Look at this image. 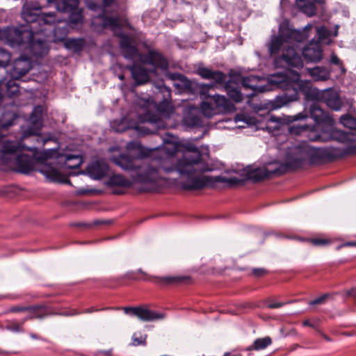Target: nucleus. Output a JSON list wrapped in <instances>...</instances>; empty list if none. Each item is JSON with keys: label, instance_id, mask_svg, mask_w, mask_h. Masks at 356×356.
Instances as JSON below:
<instances>
[{"label": "nucleus", "instance_id": "nucleus-41", "mask_svg": "<svg viewBox=\"0 0 356 356\" xmlns=\"http://www.w3.org/2000/svg\"><path fill=\"white\" fill-rule=\"evenodd\" d=\"M314 246H325L331 243V240L322 237L311 238L307 240Z\"/></svg>", "mask_w": 356, "mask_h": 356}, {"label": "nucleus", "instance_id": "nucleus-33", "mask_svg": "<svg viewBox=\"0 0 356 356\" xmlns=\"http://www.w3.org/2000/svg\"><path fill=\"white\" fill-rule=\"evenodd\" d=\"M268 176V171L262 168H254L247 172V177L249 179L257 182L263 180Z\"/></svg>", "mask_w": 356, "mask_h": 356}, {"label": "nucleus", "instance_id": "nucleus-6", "mask_svg": "<svg viewBox=\"0 0 356 356\" xmlns=\"http://www.w3.org/2000/svg\"><path fill=\"white\" fill-rule=\"evenodd\" d=\"M115 0H86L88 8L93 11H100L103 15L99 16L104 28L109 27L115 29L120 26L118 17L105 16V12L108 7L111 6Z\"/></svg>", "mask_w": 356, "mask_h": 356}, {"label": "nucleus", "instance_id": "nucleus-36", "mask_svg": "<svg viewBox=\"0 0 356 356\" xmlns=\"http://www.w3.org/2000/svg\"><path fill=\"white\" fill-rule=\"evenodd\" d=\"M26 321H24V318H23L20 322L15 320L7 321L6 329L13 332H24V325Z\"/></svg>", "mask_w": 356, "mask_h": 356}, {"label": "nucleus", "instance_id": "nucleus-26", "mask_svg": "<svg viewBox=\"0 0 356 356\" xmlns=\"http://www.w3.org/2000/svg\"><path fill=\"white\" fill-rule=\"evenodd\" d=\"M282 35V31L280 28L278 35L272 38L268 47V50L271 55L278 54L280 50L284 47V43H287L285 38Z\"/></svg>", "mask_w": 356, "mask_h": 356}, {"label": "nucleus", "instance_id": "nucleus-57", "mask_svg": "<svg viewBox=\"0 0 356 356\" xmlns=\"http://www.w3.org/2000/svg\"><path fill=\"white\" fill-rule=\"evenodd\" d=\"M30 337L33 339H36V340H44L42 337H41L40 336L38 335L37 334H35V333H30Z\"/></svg>", "mask_w": 356, "mask_h": 356}, {"label": "nucleus", "instance_id": "nucleus-4", "mask_svg": "<svg viewBox=\"0 0 356 356\" xmlns=\"http://www.w3.org/2000/svg\"><path fill=\"white\" fill-rule=\"evenodd\" d=\"M3 39L13 47H19L26 44L35 56H41L45 45L42 40H34V33L31 30L19 29L15 27H8L3 29Z\"/></svg>", "mask_w": 356, "mask_h": 356}, {"label": "nucleus", "instance_id": "nucleus-29", "mask_svg": "<svg viewBox=\"0 0 356 356\" xmlns=\"http://www.w3.org/2000/svg\"><path fill=\"white\" fill-rule=\"evenodd\" d=\"M297 8L309 17H312L316 13V8L313 2L307 0H296Z\"/></svg>", "mask_w": 356, "mask_h": 356}, {"label": "nucleus", "instance_id": "nucleus-17", "mask_svg": "<svg viewBox=\"0 0 356 356\" xmlns=\"http://www.w3.org/2000/svg\"><path fill=\"white\" fill-rule=\"evenodd\" d=\"M311 118L319 125L331 126L333 124L332 118L316 104H313L310 108Z\"/></svg>", "mask_w": 356, "mask_h": 356}, {"label": "nucleus", "instance_id": "nucleus-54", "mask_svg": "<svg viewBox=\"0 0 356 356\" xmlns=\"http://www.w3.org/2000/svg\"><path fill=\"white\" fill-rule=\"evenodd\" d=\"M307 117V114H303L302 113H299L293 117V120H302V119L306 118Z\"/></svg>", "mask_w": 356, "mask_h": 356}, {"label": "nucleus", "instance_id": "nucleus-53", "mask_svg": "<svg viewBox=\"0 0 356 356\" xmlns=\"http://www.w3.org/2000/svg\"><path fill=\"white\" fill-rule=\"evenodd\" d=\"M108 308H102V309H95L94 307H91L90 308L86 309L82 313H92L95 312L102 311L107 309Z\"/></svg>", "mask_w": 356, "mask_h": 356}, {"label": "nucleus", "instance_id": "nucleus-59", "mask_svg": "<svg viewBox=\"0 0 356 356\" xmlns=\"http://www.w3.org/2000/svg\"><path fill=\"white\" fill-rule=\"evenodd\" d=\"M349 295L356 298V288L351 289Z\"/></svg>", "mask_w": 356, "mask_h": 356}, {"label": "nucleus", "instance_id": "nucleus-18", "mask_svg": "<svg viewBox=\"0 0 356 356\" xmlns=\"http://www.w3.org/2000/svg\"><path fill=\"white\" fill-rule=\"evenodd\" d=\"M86 170L93 179H100L106 175L108 166L104 161H97L90 163L86 168Z\"/></svg>", "mask_w": 356, "mask_h": 356}, {"label": "nucleus", "instance_id": "nucleus-55", "mask_svg": "<svg viewBox=\"0 0 356 356\" xmlns=\"http://www.w3.org/2000/svg\"><path fill=\"white\" fill-rule=\"evenodd\" d=\"M302 326L304 327H313V328H316L315 327V325L312 323L309 320H305L303 322H302Z\"/></svg>", "mask_w": 356, "mask_h": 356}, {"label": "nucleus", "instance_id": "nucleus-28", "mask_svg": "<svg viewBox=\"0 0 356 356\" xmlns=\"http://www.w3.org/2000/svg\"><path fill=\"white\" fill-rule=\"evenodd\" d=\"M308 71L315 81H327L330 78V72L325 67H315Z\"/></svg>", "mask_w": 356, "mask_h": 356}, {"label": "nucleus", "instance_id": "nucleus-61", "mask_svg": "<svg viewBox=\"0 0 356 356\" xmlns=\"http://www.w3.org/2000/svg\"><path fill=\"white\" fill-rule=\"evenodd\" d=\"M321 336L323 337V339H325L326 341H330V339L328 336H327L326 334H323V333H321Z\"/></svg>", "mask_w": 356, "mask_h": 356}, {"label": "nucleus", "instance_id": "nucleus-31", "mask_svg": "<svg viewBox=\"0 0 356 356\" xmlns=\"http://www.w3.org/2000/svg\"><path fill=\"white\" fill-rule=\"evenodd\" d=\"M65 46L74 52H80L86 46V41L83 38H70L65 41Z\"/></svg>", "mask_w": 356, "mask_h": 356}, {"label": "nucleus", "instance_id": "nucleus-23", "mask_svg": "<svg viewBox=\"0 0 356 356\" xmlns=\"http://www.w3.org/2000/svg\"><path fill=\"white\" fill-rule=\"evenodd\" d=\"M238 80L236 81H228L225 84V89L229 97L236 103L241 102L243 101V95L241 92L238 85Z\"/></svg>", "mask_w": 356, "mask_h": 356}, {"label": "nucleus", "instance_id": "nucleus-51", "mask_svg": "<svg viewBox=\"0 0 356 356\" xmlns=\"http://www.w3.org/2000/svg\"><path fill=\"white\" fill-rule=\"evenodd\" d=\"M318 35L320 39H324L327 36V29L324 26L317 29Z\"/></svg>", "mask_w": 356, "mask_h": 356}, {"label": "nucleus", "instance_id": "nucleus-19", "mask_svg": "<svg viewBox=\"0 0 356 356\" xmlns=\"http://www.w3.org/2000/svg\"><path fill=\"white\" fill-rule=\"evenodd\" d=\"M108 184L111 187L120 188L118 189H114L113 193L114 194L120 195L124 193L122 188H130L133 184V181L121 175H114L110 177Z\"/></svg>", "mask_w": 356, "mask_h": 356}, {"label": "nucleus", "instance_id": "nucleus-46", "mask_svg": "<svg viewBox=\"0 0 356 356\" xmlns=\"http://www.w3.org/2000/svg\"><path fill=\"white\" fill-rule=\"evenodd\" d=\"M331 63L339 66L343 72H346V70L343 67V62L338 58L336 54H332L331 56Z\"/></svg>", "mask_w": 356, "mask_h": 356}, {"label": "nucleus", "instance_id": "nucleus-58", "mask_svg": "<svg viewBox=\"0 0 356 356\" xmlns=\"http://www.w3.org/2000/svg\"><path fill=\"white\" fill-rule=\"evenodd\" d=\"M3 97V81H0V104L2 102Z\"/></svg>", "mask_w": 356, "mask_h": 356}, {"label": "nucleus", "instance_id": "nucleus-21", "mask_svg": "<svg viewBox=\"0 0 356 356\" xmlns=\"http://www.w3.org/2000/svg\"><path fill=\"white\" fill-rule=\"evenodd\" d=\"M127 68L131 72L137 85L144 84L149 81V74L146 68L136 65L127 66Z\"/></svg>", "mask_w": 356, "mask_h": 356}, {"label": "nucleus", "instance_id": "nucleus-39", "mask_svg": "<svg viewBox=\"0 0 356 356\" xmlns=\"http://www.w3.org/2000/svg\"><path fill=\"white\" fill-rule=\"evenodd\" d=\"M184 124L190 127H199L202 124V120L195 115L188 114L184 117Z\"/></svg>", "mask_w": 356, "mask_h": 356}, {"label": "nucleus", "instance_id": "nucleus-44", "mask_svg": "<svg viewBox=\"0 0 356 356\" xmlns=\"http://www.w3.org/2000/svg\"><path fill=\"white\" fill-rule=\"evenodd\" d=\"M158 110L168 115L172 112V107L169 103L164 102L159 104Z\"/></svg>", "mask_w": 356, "mask_h": 356}, {"label": "nucleus", "instance_id": "nucleus-15", "mask_svg": "<svg viewBox=\"0 0 356 356\" xmlns=\"http://www.w3.org/2000/svg\"><path fill=\"white\" fill-rule=\"evenodd\" d=\"M120 38V47L122 51L123 56L125 58L129 60H133L136 57L139 58V54L138 48L132 45L131 38L124 33L118 35Z\"/></svg>", "mask_w": 356, "mask_h": 356}, {"label": "nucleus", "instance_id": "nucleus-42", "mask_svg": "<svg viewBox=\"0 0 356 356\" xmlns=\"http://www.w3.org/2000/svg\"><path fill=\"white\" fill-rule=\"evenodd\" d=\"M11 56L9 52L3 49H0V65L6 66L10 62Z\"/></svg>", "mask_w": 356, "mask_h": 356}, {"label": "nucleus", "instance_id": "nucleus-48", "mask_svg": "<svg viewBox=\"0 0 356 356\" xmlns=\"http://www.w3.org/2000/svg\"><path fill=\"white\" fill-rule=\"evenodd\" d=\"M145 339L146 337H143V336H140V337H137L136 334H134L132 337V344L134 346H138V345H143L145 343Z\"/></svg>", "mask_w": 356, "mask_h": 356}, {"label": "nucleus", "instance_id": "nucleus-56", "mask_svg": "<svg viewBox=\"0 0 356 356\" xmlns=\"http://www.w3.org/2000/svg\"><path fill=\"white\" fill-rule=\"evenodd\" d=\"M72 158H76V159H77L79 160V162H78V163H77V164L74 165V166H70V168L79 167V166L80 165V164H81V160H80L79 157V156H68L67 157V160H70V159H72Z\"/></svg>", "mask_w": 356, "mask_h": 356}, {"label": "nucleus", "instance_id": "nucleus-40", "mask_svg": "<svg viewBox=\"0 0 356 356\" xmlns=\"http://www.w3.org/2000/svg\"><path fill=\"white\" fill-rule=\"evenodd\" d=\"M340 122L350 129H356V118L346 114L340 118Z\"/></svg>", "mask_w": 356, "mask_h": 356}, {"label": "nucleus", "instance_id": "nucleus-45", "mask_svg": "<svg viewBox=\"0 0 356 356\" xmlns=\"http://www.w3.org/2000/svg\"><path fill=\"white\" fill-rule=\"evenodd\" d=\"M286 305L285 302H277L274 300L270 299L267 300V307L269 309H277Z\"/></svg>", "mask_w": 356, "mask_h": 356}, {"label": "nucleus", "instance_id": "nucleus-49", "mask_svg": "<svg viewBox=\"0 0 356 356\" xmlns=\"http://www.w3.org/2000/svg\"><path fill=\"white\" fill-rule=\"evenodd\" d=\"M327 296V295H323L318 298H316L313 300H312L310 302H309V305H318V304H322L325 302V300H326Z\"/></svg>", "mask_w": 356, "mask_h": 356}, {"label": "nucleus", "instance_id": "nucleus-14", "mask_svg": "<svg viewBox=\"0 0 356 356\" xmlns=\"http://www.w3.org/2000/svg\"><path fill=\"white\" fill-rule=\"evenodd\" d=\"M322 48L319 41L312 40L302 49V56L307 61L319 62L322 58Z\"/></svg>", "mask_w": 356, "mask_h": 356}, {"label": "nucleus", "instance_id": "nucleus-43", "mask_svg": "<svg viewBox=\"0 0 356 356\" xmlns=\"http://www.w3.org/2000/svg\"><path fill=\"white\" fill-rule=\"evenodd\" d=\"M8 115L10 116V119L8 121L3 122V120H0V127L6 129L13 125V121L15 120L17 116L15 113H6L3 115V118Z\"/></svg>", "mask_w": 356, "mask_h": 356}, {"label": "nucleus", "instance_id": "nucleus-20", "mask_svg": "<svg viewBox=\"0 0 356 356\" xmlns=\"http://www.w3.org/2000/svg\"><path fill=\"white\" fill-rule=\"evenodd\" d=\"M197 74L204 79H213L216 83L222 84L226 83L227 75L219 70H212L208 67H200Z\"/></svg>", "mask_w": 356, "mask_h": 356}, {"label": "nucleus", "instance_id": "nucleus-64", "mask_svg": "<svg viewBox=\"0 0 356 356\" xmlns=\"http://www.w3.org/2000/svg\"><path fill=\"white\" fill-rule=\"evenodd\" d=\"M225 356H241V355H231V354H227V355H225Z\"/></svg>", "mask_w": 356, "mask_h": 356}, {"label": "nucleus", "instance_id": "nucleus-11", "mask_svg": "<svg viewBox=\"0 0 356 356\" xmlns=\"http://www.w3.org/2000/svg\"><path fill=\"white\" fill-rule=\"evenodd\" d=\"M27 312L28 314L24 318V321H26V322L29 320L35 318L42 319L49 316L58 315V313L53 312L48 307L42 305L28 306ZM79 314L80 313L74 309L71 314L60 313L59 315L74 316Z\"/></svg>", "mask_w": 356, "mask_h": 356}, {"label": "nucleus", "instance_id": "nucleus-63", "mask_svg": "<svg viewBox=\"0 0 356 356\" xmlns=\"http://www.w3.org/2000/svg\"><path fill=\"white\" fill-rule=\"evenodd\" d=\"M118 77L122 81H123L124 79V76L123 74L120 75Z\"/></svg>", "mask_w": 356, "mask_h": 356}, {"label": "nucleus", "instance_id": "nucleus-25", "mask_svg": "<svg viewBox=\"0 0 356 356\" xmlns=\"http://www.w3.org/2000/svg\"><path fill=\"white\" fill-rule=\"evenodd\" d=\"M153 279L154 282L158 285L168 286L184 283L186 280H188V277L184 276H164L155 277Z\"/></svg>", "mask_w": 356, "mask_h": 356}, {"label": "nucleus", "instance_id": "nucleus-5", "mask_svg": "<svg viewBox=\"0 0 356 356\" xmlns=\"http://www.w3.org/2000/svg\"><path fill=\"white\" fill-rule=\"evenodd\" d=\"M296 157L289 159L285 164L287 170H295L301 168L305 161L309 160L312 163L320 161L323 155V150L318 148L303 145L295 149Z\"/></svg>", "mask_w": 356, "mask_h": 356}, {"label": "nucleus", "instance_id": "nucleus-2", "mask_svg": "<svg viewBox=\"0 0 356 356\" xmlns=\"http://www.w3.org/2000/svg\"><path fill=\"white\" fill-rule=\"evenodd\" d=\"M25 149L31 152L33 156L21 154L16 156L15 163L17 172L27 174L31 171L38 170L49 181H60V174L56 168L46 163L47 154L39 152L37 147H26L21 142L4 141L1 150V159L5 160L7 155H13Z\"/></svg>", "mask_w": 356, "mask_h": 356}, {"label": "nucleus", "instance_id": "nucleus-35", "mask_svg": "<svg viewBox=\"0 0 356 356\" xmlns=\"http://www.w3.org/2000/svg\"><path fill=\"white\" fill-rule=\"evenodd\" d=\"M79 4V0H63L57 3V9L63 13L71 12L74 10Z\"/></svg>", "mask_w": 356, "mask_h": 356}, {"label": "nucleus", "instance_id": "nucleus-24", "mask_svg": "<svg viewBox=\"0 0 356 356\" xmlns=\"http://www.w3.org/2000/svg\"><path fill=\"white\" fill-rule=\"evenodd\" d=\"M41 8L40 7H31L26 4L23 6L22 17L27 23H32L39 20L41 16Z\"/></svg>", "mask_w": 356, "mask_h": 356}, {"label": "nucleus", "instance_id": "nucleus-12", "mask_svg": "<svg viewBox=\"0 0 356 356\" xmlns=\"http://www.w3.org/2000/svg\"><path fill=\"white\" fill-rule=\"evenodd\" d=\"M282 35L287 43L302 42L308 38L307 30L311 29V26L308 25L305 30H297L290 28L287 24L280 25Z\"/></svg>", "mask_w": 356, "mask_h": 356}, {"label": "nucleus", "instance_id": "nucleus-9", "mask_svg": "<svg viewBox=\"0 0 356 356\" xmlns=\"http://www.w3.org/2000/svg\"><path fill=\"white\" fill-rule=\"evenodd\" d=\"M277 65L284 67L300 69L303 67V61L301 56L292 47H284L282 55L277 58Z\"/></svg>", "mask_w": 356, "mask_h": 356}, {"label": "nucleus", "instance_id": "nucleus-30", "mask_svg": "<svg viewBox=\"0 0 356 356\" xmlns=\"http://www.w3.org/2000/svg\"><path fill=\"white\" fill-rule=\"evenodd\" d=\"M16 80L17 79H14L13 78L12 79L8 80L6 83L1 80L3 81V92H5V93L10 98L17 96L19 92V86L16 83Z\"/></svg>", "mask_w": 356, "mask_h": 356}, {"label": "nucleus", "instance_id": "nucleus-47", "mask_svg": "<svg viewBox=\"0 0 356 356\" xmlns=\"http://www.w3.org/2000/svg\"><path fill=\"white\" fill-rule=\"evenodd\" d=\"M252 273L254 276L257 277H261L267 273V270L262 268H253L252 270Z\"/></svg>", "mask_w": 356, "mask_h": 356}, {"label": "nucleus", "instance_id": "nucleus-8", "mask_svg": "<svg viewBox=\"0 0 356 356\" xmlns=\"http://www.w3.org/2000/svg\"><path fill=\"white\" fill-rule=\"evenodd\" d=\"M139 60L143 64L152 66L154 70L165 71L168 68V59L157 49H149L146 53L140 54Z\"/></svg>", "mask_w": 356, "mask_h": 356}, {"label": "nucleus", "instance_id": "nucleus-16", "mask_svg": "<svg viewBox=\"0 0 356 356\" xmlns=\"http://www.w3.org/2000/svg\"><path fill=\"white\" fill-rule=\"evenodd\" d=\"M31 67L32 65L30 59L17 58L14 61L13 68L10 70L11 77L14 79H19L29 72Z\"/></svg>", "mask_w": 356, "mask_h": 356}, {"label": "nucleus", "instance_id": "nucleus-7", "mask_svg": "<svg viewBox=\"0 0 356 356\" xmlns=\"http://www.w3.org/2000/svg\"><path fill=\"white\" fill-rule=\"evenodd\" d=\"M31 125L26 129L22 136V139H25L31 136H35L38 143H42L44 145L45 140L39 136V133L42 127V107L35 106L30 116Z\"/></svg>", "mask_w": 356, "mask_h": 356}, {"label": "nucleus", "instance_id": "nucleus-60", "mask_svg": "<svg viewBox=\"0 0 356 356\" xmlns=\"http://www.w3.org/2000/svg\"><path fill=\"white\" fill-rule=\"evenodd\" d=\"M172 79H179V76H181V74H172Z\"/></svg>", "mask_w": 356, "mask_h": 356}, {"label": "nucleus", "instance_id": "nucleus-1", "mask_svg": "<svg viewBox=\"0 0 356 356\" xmlns=\"http://www.w3.org/2000/svg\"><path fill=\"white\" fill-rule=\"evenodd\" d=\"M187 152L194 153L189 156L184 154L176 159V149L170 153H162L154 158L151 163H145L140 156H133L129 154H120L112 159L113 162L123 170L131 173L133 181L141 184H151L150 191L158 189L159 182L165 178L163 175L177 172L184 180L180 181L184 190H200L206 186H213L216 183H233L232 179L223 176H201L205 172L211 171L209 168H199L202 161V156L199 148L191 142L181 145Z\"/></svg>", "mask_w": 356, "mask_h": 356}, {"label": "nucleus", "instance_id": "nucleus-13", "mask_svg": "<svg viewBox=\"0 0 356 356\" xmlns=\"http://www.w3.org/2000/svg\"><path fill=\"white\" fill-rule=\"evenodd\" d=\"M336 139L346 144V147L342 150V155L356 154V133L340 131Z\"/></svg>", "mask_w": 356, "mask_h": 356}, {"label": "nucleus", "instance_id": "nucleus-62", "mask_svg": "<svg viewBox=\"0 0 356 356\" xmlns=\"http://www.w3.org/2000/svg\"><path fill=\"white\" fill-rule=\"evenodd\" d=\"M345 246L350 245V246H355L356 245V242H349L344 245Z\"/></svg>", "mask_w": 356, "mask_h": 356}, {"label": "nucleus", "instance_id": "nucleus-3", "mask_svg": "<svg viewBox=\"0 0 356 356\" xmlns=\"http://www.w3.org/2000/svg\"><path fill=\"white\" fill-rule=\"evenodd\" d=\"M289 73V74L278 73L270 79L272 83L285 91L273 102V109L280 108L291 102L298 100L299 91L302 92L308 100L321 101L323 91L312 88L309 82L300 80V74L297 72L291 70Z\"/></svg>", "mask_w": 356, "mask_h": 356}, {"label": "nucleus", "instance_id": "nucleus-22", "mask_svg": "<svg viewBox=\"0 0 356 356\" xmlns=\"http://www.w3.org/2000/svg\"><path fill=\"white\" fill-rule=\"evenodd\" d=\"M327 106L335 111L339 110L341 106V102L338 94L332 89H327L323 91L322 99Z\"/></svg>", "mask_w": 356, "mask_h": 356}, {"label": "nucleus", "instance_id": "nucleus-52", "mask_svg": "<svg viewBox=\"0 0 356 356\" xmlns=\"http://www.w3.org/2000/svg\"><path fill=\"white\" fill-rule=\"evenodd\" d=\"M213 87H214L213 84H211V83L205 84V85L202 86L201 92L202 94H205L206 91H209L210 89L213 88Z\"/></svg>", "mask_w": 356, "mask_h": 356}, {"label": "nucleus", "instance_id": "nucleus-38", "mask_svg": "<svg viewBox=\"0 0 356 356\" xmlns=\"http://www.w3.org/2000/svg\"><path fill=\"white\" fill-rule=\"evenodd\" d=\"M61 21L60 19L57 18L56 13L54 12L42 13L40 18V22H42L44 24H53Z\"/></svg>", "mask_w": 356, "mask_h": 356}, {"label": "nucleus", "instance_id": "nucleus-32", "mask_svg": "<svg viewBox=\"0 0 356 356\" xmlns=\"http://www.w3.org/2000/svg\"><path fill=\"white\" fill-rule=\"evenodd\" d=\"M207 98H210L218 109L228 110L231 106V103L228 99L223 95H209Z\"/></svg>", "mask_w": 356, "mask_h": 356}, {"label": "nucleus", "instance_id": "nucleus-37", "mask_svg": "<svg viewBox=\"0 0 356 356\" xmlns=\"http://www.w3.org/2000/svg\"><path fill=\"white\" fill-rule=\"evenodd\" d=\"M143 122H147L152 124H155L156 127L161 128L163 127V122L161 120L159 115L156 113H152L149 111H147L144 117L141 119Z\"/></svg>", "mask_w": 356, "mask_h": 356}, {"label": "nucleus", "instance_id": "nucleus-27", "mask_svg": "<svg viewBox=\"0 0 356 356\" xmlns=\"http://www.w3.org/2000/svg\"><path fill=\"white\" fill-rule=\"evenodd\" d=\"M236 79H238L241 82L242 86L245 88H250L254 92H263L264 90L257 86V83L259 81V79L257 76H244L240 79L238 76H236Z\"/></svg>", "mask_w": 356, "mask_h": 356}, {"label": "nucleus", "instance_id": "nucleus-10", "mask_svg": "<svg viewBox=\"0 0 356 356\" xmlns=\"http://www.w3.org/2000/svg\"><path fill=\"white\" fill-rule=\"evenodd\" d=\"M124 312L138 317L143 321H153L165 318L163 313L156 312L145 307H124Z\"/></svg>", "mask_w": 356, "mask_h": 356}, {"label": "nucleus", "instance_id": "nucleus-34", "mask_svg": "<svg viewBox=\"0 0 356 356\" xmlns=\"http://www.w3.org/2000/svg\"><path fill=\"white\" fill-rule=\"evenodd\" d=\"M272 343V339L270 337L259 338L254 340L253 343L247 349L248 350H264Z\"/></svg>", "mask_w": 356, "mask_h": 356}, {"label": "nucleus", "instance_id": "nucleus-50", "mask_svg": "<svg viewBox=\"0 0 356 356\" xmlns=\"http://www.w3.org/2000/svg\"><path fill=\"white\" fill-rule=\"evenodd\" d=\"M28 307L24 306H15L13 307L10 309V312L16 313V312H27Z\"/></svg>", "mask_w": 356, "mask_h": 356}]
</instances>
